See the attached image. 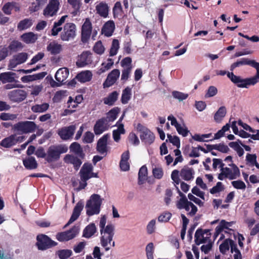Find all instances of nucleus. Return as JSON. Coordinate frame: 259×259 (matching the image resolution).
Listing matches in <instances>:
<instances>
[{
    "label": "nucleus",
    "mask_w": 259,
    "mask_h": 259,
    "mask_svg": "<svg viewBox=\"0 0 259 259\" xmlns=\"http://www.w3.org/2000/svg\"><path fill=\"white\" fill-rule=\"evenodd\" d=\"M32 25V20L29 19H25L21 21L17 25L19 30L22 31L28 29Z\"/></svg>",
    "instance_id": "nucleus-50"
},
{
    "label": "nucleus",
    "mask_w": 259,
    "mask_h": 259,
    "mask_svg": "<svg viewBox=\"0 0 259 259\" xmlns=\"http://www.w3.org/2000/svg\"><path fill=\"white\" fill-rule=\"evenodd\" d=\"M47 2L48 0H35V2L32 3L29 7L30 11L35 12L38 11Z\"/></svg>",
    "instance_id": "nucleus-45"
},
{
    "label": "nucleus",
    "mask_w": 259,
    "mask_h": 259,
    "mask_svg": "<svg viewBox=\"0 0 259 259\" xmlns=\"http://www.w3.org/2000/svg\"><path fill=\"white\" fill-rule=\"evenodd\" d=\"M97 13L101 17L106 18L108 15L109 7L104 3L101 2L96 6Z\"/></svg>",
    "instance_id": "nucleus-33"
},
{
    "label": "nucleus",
    "mask_w": 259,
    "mask_h": 259,
    "mask_svg": "<svg viewBox=\"0 0 259 259\" xmlns=\"http://www.w3.org/2000/svg\"><path fill=\"white\" fill-rule=\"evenodd\" d=\"M79 228L74 226L70 230L58 233L56 238L60 241H67L74 238L79 233Z\"/></svg>",
    "instance_id": "nucleus-13"
},
{
    "label": "nucleus",
    "mask_w": 259,
    "mask_h": 259,
    "mask_svg": "<svg viewBox=\"0 0 259 259\" xmlns=\"http://www.w3.org/2000/svg\"><path fill=\"white\" fill-rule=\"evenodd\" d=\"M37 127L36 124L33 121H20L14 124V131L22 134H26L34 132Z\"/></svg>",
    "instance_id": "nucleus-6"
},
{
    "label": "nucleus",
    "mask_w": 259,
    "mask_h": 259,
    "mask_svg": "<svg viewBox=\"0 0 259 259\" xmlns=\"http://www.w3.org/2000/svg\"><path fill=\"white\" fill-rule=\"evenodd\" d=\"M49 107V105L48 103L36 104L31 107V110L34 112H44L48 109Z\"/></svg>",
    "instance_id": "nucleus-51"
},
{
    "label": "nucleus",
    "mask_w": 259,
    "mask_h": 259,
    "mask_svg": "<svg viewBox=\"0 0 259 259\" xmlns=\"http://www.w3.org/2000/svg\"><path fill=\"white\" fill-rule=\"evenodd\" d=\"M207 149L209 150L212 149L217 150L222 153H227L229 151V148L227 145L224 144H219L215 145H208L207 146Z\"/></svg>",
    "instance_id": "nucleus-47"
},
{
    "label": "nucleus",
    "mask_w": 259,
    "mask_h": 259,
    "mask_svg": "<svg viewBox=\"0 0 259 259\" xmlns=\"http://www.w3.org/2000/svg\"><path fill=\"white\" fill-rule=\"evenodd\" d=\"M60 3L58 0H50L43 10V15L47 18L56 15L59 10Z\"/></svg>",
    "instance_id": "nucleus-12"
},
{
    "label": "nucleus",
    "mask_w": 259,
    "mask_h": 259,
    "mask_svg": "<svg viewBox=\"0 0 259 259\" xmlns=\"http://www.w3.org/2000/svg\"><path fill=\"white\" fill-rule=\"evenodd\" d=\"M76 35V26L72 23H67L64 26L60 38L63 41H69Z\"/></svg>",
    "instance_id": "nucleus-8"
},
{
    "label": "nucleus",
    "mask_w": 259,
    "mask_h": 259,
    "mask_svg": "<svg viewBox=\"0 0 259 259\" xmlns=\"http://www.w3.org/2000/svg\"><path fill=\"white\" fill-rule=\"evenodd\" d=\"M230 224V223L226 222L225 220H222L220 225L217 227L216 231L218 233H220L224 229H228L230 226H231Z\"/></svg>",
    "instance_id": "nucleus-61"
},
{
    "label": "nucleus",
    "mask_w": 259,
    "mask_h": 259,
    "mask_svg": "<svg viewBox=\"0 0 259 259\" xmlns=\"http://www.w3.org/2000/svg\"><path fill=\"white\" fill-rule=\"evenodd\" d=\"M76 130L75 125L63 127L58 131V134L63 140H68L72 138Z\"/></svg>",
    "instance_id": "nucleus-14"
},
{
    "label": "nucleus",
    "mask_w": 259,
    "mask_h": 259,
    "mask_svg": "<svg viewBox=\"0 0 259 259\" xmlns=\"http://www.w3.org/2000/svg\"><path fill=\"white\" fill-rule=\"evenodd\" d=\"M17 118V115L9 113H2L0 115V119L3 120H13Z\"/></svg>",
    "instance_id": "nucleus-57"
},
{
    "label": "nucleus",
    "mask_w": 259,
    "mask_h": 259,
    "mask_svg": "<svg viewBox=\"0 0 259 259\" xmlns=\"http://www.w3.org/2000/svg\"><path fill=\"white\" fill-rule=\"evenodd\" d=\"M97 228L95 224L91 223L84 229L82 236L90 238L95 234Z\"/></svg>",
    "instance_id": "nucleus-35"
},
{
    "label": "nucleus",
    "mask_w": 259,
    "mask_h": 259,
    "mask_svg": "<svg viewBox=\"0 0 259 259\" xmlns=\"http://www.w3.org/2000/svg\"><path fill=\"white\" fill-rule=\"evenodd\" d=\"M118 96L119 93L117 91H113L103 99L104 103L109 106H112L117 101Z\"/></svg>",
    "instance_id": "nucleus-36"
},
{
    "label": "nucleus",
    "mask_w": 259,
    "mask_h": 259,
    "mask_svg": "<svg viewBox=\"0 0 259 259\" xmlns=\"http://www.w3.org/2000/svg\"><path fill=\"white\" fill-rule=\"evenodd\" d=\"M137 130L140 133V137L142 142L146 144H151L155 139L154 134L147 127L140 123L138 124Z\"/></svg>",
    "instance_id": "nucleus-9"
},
{
    "label": "nucleus",
    "mask_w": 259,
    "mask_h": 259,
    "mask_svg": "<svg viewBox=\"0 0 259 259\" xmlns=\"http://www.w3.org/2000/svg\"><path fill=\"white\" fill-rule=\"evenodd\" d=\"M28 58V54L26 53H20L13 57V59L11 60L9 65V69H12L16 67L18 65L24 63Z\"/></svg>",
    "instance_id": "nucleus-22"
},
{
    "label": "nucleus",
    "mask_w": 259,
    "mask_h": 259,
    "mask_svg": "<svg viewBox=\"0 0 259 259\" xmlns=\"http://www.w3.org/2000/svg\"><path fill=\"white\" fill-rule=\"evenodd\" d=\"M209 240V236H204V233H203V230L198 229L195 234V243L199 245L201 243H206Z\"/></svg>",
    "instance_id": "nucleus-29"
},
{
    "label": "nucleus",
    "mask_w": 259,
    "mask_h": 259,
    "mask_svg": "<svg viewBox=\"0 0 259 259\" xmlns=\"http://www.w3.org/2000/svg\"><path fill=\"white\" fill-rule=\"evenodd\" d=\"M120 75V71L117 69H114L110 72L103 83L104 88H109L113 85L117 81Z\"/></svg>",
    "instance_id": "nucleus-21"
},
{
    "label": "nucleus",
    "mask_w": 259,
    "mask_h": 259,
    "mask_svg": "<svg viewBox=\"0 0 259 259\" xmlns=\"http://www.w3.org/2000/svg\"><path fill=\"white\" fill-rule=\"evenodd\" d=\"M70 150L75 154L77 155L81 158H83L84 154L83 153L82 149L80 145L77 142H73L70 146Z\"/></svg>",
    "instance_id": "nucleus-46"
},
{
    "label": "nucleus",
    "mask_w": 259,
    "mask_h": 259,
    "mask_svg": "<svg viewBox=\"0 0 259 259\" xmlns=\"http://www.w3.org/2000/svg\"><path fill=\"white\" fill-rule=\"evenodd\" d=\"M110 127V124L103 117L96 121L94 127V131L96 135H100L108 130Z\"/></svg>",
    "instance_id": "nucleus-20"
},
{
    "label": "nucleus",
    "mask_w": 259,
    "mask_h": 259,
    "mask_svg": "<svg viewBox=\"0 0 259 259\" xmlns=\"http://www.w3.org/2000/svg\"><path fill=\"white\" fill-rule=\"evenodd\" d=\"M83 206V203L82 201H80L77 203L73 209L72 214L65 227L72 224L78 218Z\"/></svg>",
    "instance_id": "nucleus-23"
},
{
    "label": "nucleus",
    "mask_w": 259,
    "mask_h": 259,
    "mask_svg": "<svg viewBox=\"0 0 259 259\" xmlns=\"http://www.w3.org/2000/svg\"><path fill=\"white\" fill-rule=\"evenodd\" d=\"M47 74L46 72H41L33 75L24 76L21 77V80L23 82H28L36 80L42 79Z\"/></svg>",
    "instance_id": "nucleus-30"
},
{
    "label": "nucleus",
    "mask_w": 259,
    "mask_h": 259,
    "mask_svg": "<svg viewBox=\"0 0 259 259\" xmlns=\"http://www.w3.org/2000/svg\"><path fill=\"white\" fill-rule=\"evenodd\" d=\"M64 161L66 163L71 164L76 170H78L82 161L78 157L70 154H67L64 158Z\"/></svg>",
    "instance_id": "nucleus-26"
},
{
    "label": "nucleus",
    "mask_w": 259,
    "mask_h": 259,
    "mask_svg": "<svg viewBox=\"0 0 259 259\" xmlns=\"http://www.w3.org/2000/svg\"><path fill=\"white\" fill-rule=\"evenodd\" d=\"M92 62V54L89 51L83 52L79 57L76 64L79 67H83L91 64Z\"/></svg>",
    "instance_id": "nucleus-24"
},
{
    "label": "nucleus",
    "mask_w": 259,
    "mask_h": 259,
    "mask_svg": "<svg viewBox=\"0 0 259 259\" xmlns=\"http://www.w3.org/2000/svg\"><path fill=\"white\" fill-rule=\"evenodd\" d=\"M106 223V217L103 215L101 218L99 227L101 234V244L105 248V251H108L110 246H115V242L113 241V237L114 234V226L112 224H108L105 228Z\"/></svg>",
    "instance_id": "nucleus-1"
},
{
    "label": "nucleus",
    "mask_w": 259,
    "mask_h": 259,
    "mask_svg": "<svg viewBox=\"0 0 259 259\" xmlns=\"http://www.w3.org/2000/svg\"><path fill=\"white\" fill-rule=\"evenodd\" d=\"M178 208L185 209L188 212V215L193 217L195 215L198 209L197 207L191 201H189L186 197L181 198L177 202Z\"/></svg>",
    "instance_id": "nucleus-5"
},
{
    "label": "nucleus",
    "mask_w": 259,
    "mask_h": 259,
    "mask_svg": "<svg viewBox=\"0 0 259 259\" xmlns=\"http://www.w3.org/2000/svg\"><path fill=\"white\" fill-rule=\"evenodd\" d=\"M125 133L124 126L122 123L119 124L118 128L113 131V138L114 140L117 142L120 139V134H123Z\"/></svg>",
    "instance_id": "nucleus-48"
},
{
    "label": "nucleus",
    "mask_w": 259,
    "mask_h": 259,
    "mask_svg": "<svg viewBox=\"0 0 259 259\" xmlns=\"http://www.w3.org/2000/svg\"><path fill=\"white\" fill-rule=\"evenodd\" d=\"M173 97L179 101H182L186 99L188 97V94H185L179 91H173L172 92Z\"/></svg>",
    "instance_id": "nucleus-53"
},
{
    "label": "nucleus",
    "mask_w": 259,
    "mask_h": 259,
    "mask_svg": "<svg viewBox=\"0 0 259 259\" xmlns=\"http://www.w3.org/2000/svg\"><path fill=\"white\" fill-rule=\"evenodd\" d=\"M226 113L227 110L225 106L220 107L214 115V120L217 122H220L226 116Z\"/></svg>",
    "instance_id": "nucleus-44"
},
{
    "label": "nucleus",
    "mask_w": 259,
    "mask_h": 259,
    "mask_svg": "<svg viewBox=\"0 0 259 259\" xmlns=\"http://www.w3.org/2000/svg\"><path fill=\"white\" fill-rule=\"evenodd\" d=\"M253 60H249L247 58H242L240 60L233 63L230 67L231 71H233L236 67H239L240 66L249 65H250Z\"/></svg>",
    "instance_id": "nucleus-49"
},
{
    "label": "nucleus",
    "mask_w": 259,
    "mask_h": 259,
    "mask_svg": "<svg viewBox=\"0 0 259 259\" xmlns=\"http://www.w3.org/2000/svg\"><path fill=\"white\" fill-rule=\"evenodd\" d=\"M94 51L98 54H102L104 52V48L102 45V43L101 41H97L94 47Z\"/></svg>",
    "instance_id": "nucleus-59"
},
{
    "label": "nucleus",
    "mask_w": 259,
    "mask_h": 259,
    "mask_svg": "<svg viewBox=\"0 0 259 259\" xmlns=\"http://www.w3.org/2000/svg\"><path fill=\"white\" fill-rule=\"evenodd\" d=\"M93 74L91 71L85 70L77 74L76 78L80 82L84 83L91 80Z\"/></svg>",
    "instance_id": "nucleus-34"
},
{
    "label": "nucleus",
    "mask_w": 259,
    "mask_h": 259,
    "mask_svg": "<svg viewBox=\"0 0 259 259\" xmlns=\"http://www.w3.org/2000/svg\"><path fill=\"white\" fill-rule=\"evenodd\" d=\"M26 95L25 91L19 89L12 91L8 94L10 100L14 102H20L24 100Z\"/></svg>",
    "instance_id": "nucleus-16"
},
{
    "label": "nucleus",
    "mask_w": 259,
    "mask_h": 259,
    "mask_svg": "<svg viewBox=\"0 0 259 259\" xmlns=\"http://www.w3.org/2000/svg\"><path fill=\"white\" fill-rule=\"evenodd\" d=\"M119 111V109L118 108H114L107 113L106 117L103 118L106 119L107 121L110 124L111 122H113L116 119Z\"/></svg>",
    "instance_id": "nucleus-42"
},
{
    "label": "nucleus",
    "mask_w": 259,
    "mask_h": 259,
    "mask_svg": "<svg viewBox=\"0 0 259 259\" xmlns=\"http://www.w3.org/2000/svg\"><path fill=\"white\" fill-rule=\"evenodd\" d=\"M92 31V24L89 18H86L81 28V39L87 41L90 37Z\"/></svg>",
    "instance_id": "nucleus-17"
},
{
    "label": "nucleus",
    "mask_w": 259,
    "mask_h": 259,
    "mask_svg": "<svg viewBox=\"0 0 259 259\" xmlns=\"http://www.w3.org/2000/svg\"><path fill=\"white\" fill-rule=\"evenodd\" d=\"M15 75V73L11 72L2 73L0 74V80L3 83L13 82L15 81L14 78Z\"/></svg>",
    "instance_id": "nucleus-38"
},
{
    "label": "nucleus",
    "mask_w": 259,
    "mask_h": 259,
    "mask_svg": "<svg viewBox=\"0 0 259 259\" xmlns=\"http://www.w3.org/2000/svg\"><path fill=\"white\" fill-rule=\"evenodd\" d=\"M152 173L155 178L160 179L163 175L162 168L160 167H155L153 168Z\"/></svg>",
    "instance_id": "nucleus-56"
},
{
    "label": "nucleus",
    "mask_w": 259,
    "mask_h": 259,
    "mask_svg": "<svg viewBox=\"0 0 259 259\" xmlns=\"http://www.w3.org/2000/svg\"><path fill=\"white\" fill-rule=\"evenodd\" d=\"M114 64L113 60L112 59L109 58L107 61L103 62L97 71V73L100 75L106 71L109 70Z\"/></svg>",
    "instance_id": "nucleus-37"
},
{
    "label": "nucleus",
    "mask_w": 259,
    "mask_h": 259,
    "mask_svg": "<svg viewBox=\"0 0 259 259\" xmlns=\"http://www.w3.org/2000/svg\"><path fill=\"white\" fill-rule=\"evenodd\" d=\"M194 170L187 166H185L180 171L181 177L185 181H188L194 179Z\"/></svg>",
    "instance_id": "nucleus-28"
},
{
    "label": "nucleus",
    "mask_w": 259,
    "mask_h": 259,
    "mask_svg": "<svg viewBox=\"0 0 259 259\" xmlns=\"http://www.w3.org/2000/svg\"><path fill=\"white\" fill-rule=\"evenodd\" d=\"M132 96V89L129 87L125 88L122 93L121 101L123 104H127L131 98Z\"/></svg>",
    "instance_id": "nucleus-43"
},
{
    "label": "nucleus",
    "mask_w": 259,
    "mask_h": 259,
    "mask_svg": "<svg viewBox=\"0 0 259 259\" xmlns=\"http://www.w3.org/2000/svg\"><path fill=\"white\" fill-rule=\"evenodd\" d=\"M131 58L127 57L124 58L120 62L121 67L123 68L121 76V80L124 82L128 80L133 69Z\"/></svg>",
    "instance_id": "nucleus-10"
},
{
    "label": "nucleus",
    "mask_w": 259,
    "mask_h": 259,
    "mask_svg": "<svg viewBox=\"0 0 259 259\" xmlns=\"http://www.w3.org/2000/svg\"><path fill=\"white\" fill-rule=\"evenodd\" d=\"M230 167H224L223 172L225 174V177L230 180L236 179L240 176V170L238 167L234 164H229Z\"/></svg>",
    "instance_id": "nucleus-19"
},
{
    "label": "nucleus",
    "mask_w": 259,
    "mask_h": 259,
    "mask_svg": "<svg viewBox=\"0 0 259 259\" xmlns=\"http://www.w3.org/2000/svg\"><path fill=\"white\" fill-rule=\"evenodd\" d=\"M119 48V41L117 39H113L112 46L110 50V56H114L116 55Z\"/></svg>",
    "instance_id": "nucleus-52"
},
{
    "label": "nucleus",
    "mask_w": 259,
    "mask_h": 259,
    "mask_svg": "<svg viewBox=\"0 0 259 259\" xmlns=\"http://www.w3.org/2000/svg\"><path fill=\"white\" fill-rule=\"evenodd\" d=\"M227 76L239 88H247L249 85H254L256 81L254 79H250V78L243 79L240 76L234 75L233 72H228Z\"/></svg>",
    "instance_id": "nucleus-7"
},
{
    "label": "nucleus",
    "mask_w": 259,
    "mask_h": 259,
    "mask_svg": "<svg viewBox=\"0 0 259 259\" xmlns=\"http://www.w3.org/2000/svg\"><path fill=\"white\" fill-rule=\"evenodd\" d=\"M176 129L178 133L180 135H182L183 137L187 136L189 132L184 124H180Z\"/></svg>",
    "instance_id": "nucleus-64"
},
{
    "label": "nucleus",
    "mask_w": 259,
    "mask_h": 259,
    "mask_svg": "<svg viewBox=\"0 0 259 259\" xmlns=\"http://www.w3.org/2000/svg\"><path fill=\"white\" fill-rule=\"evenodd\" d=\"M68 151V147L64 144L54 145L50 146L47 150L46 160L52 162L58 160L61 154Z\"/></svg>",
    "instance_id": "nucleus-3"
},
{
    "label": "nucleus",
    "mask_w": 259,
    "mask_h": 259,
    "mask_svg": "<svg viewBox=\"0 0 259 259\" xmlns=\"http://www.w3.org/2000/svg\"><path fill=\"white\" fill-rule=\"evenodd\" d=\"M171 217V214L169 212H165L160 214L158 220L160 222H166L168 221Z\"/></svg>",
    "instance_id": "nucleus-63"
},
{
    "label": "nucleus",
    "mask_w": 259,
    "mask_h": 259,
    "mask_svg": "<svg viewBox=\"0 0 259 259\" xmlns=\"http://www.w3.org/2000/svg\"><path fill=\"white\" fill-rule=\"evenodd\" d=\"M231 248V252L233 254V259H242V255L237 248V244L231 239H227L220 245L219 249L223 254Z\"/></svg>",
    "instance_id": "nucleus-4"
},
{
    "label": "nucleus",
    "mask_w": 259,
    "mask_h": 259,
    "mask_svg": "<svg viewBox=\"0 0 259 259\" xmlns=\"http://www.w3.org/2000/svg\"><path fill=\"white\" fill-rule=\"evenodd\" d=\"M224 189L222 183L219 182L217 185L210 190V193L214 194L222 191Z\"/></svg>",
    "instance_id": "nucleus-58"
},
{
    "label": "nucleus",
    "mask_w": 259,
    "mask_h": 259,
    "mask_svg": "<svg viewBox=\"0 0 259 259\" xmlns=\"http://www.w3.org/2000/svg\"><path fill=\"white\" fill-rule=\"evenodd\" d=\"M57 254L61 259H66L71 256L72 251L69 249H63L58 251Z\"/></svg>",
    "instance_id": "nucleus-54"
},
{
    "label": "nucleus",
    "mask_w": 259,
    "mask_h": 259,
    "mask_svg": "<svg viewBox=\"0 0 259 259\" xmlns=\"http://www.w3.org/2000/svg\"><path fill=\"white\" fill-rule=\"evenodd\" d=\"M36 245L38 249L46 250L57 245V243L52 240L48 236L40 234L37 236Z\"/></svg>",
    "instance_id": "nucleus-11"
},
{
    "label": "nucleus",
    "mask_w": 259,
    "mask_h": 259,
    "mask_svg": "<svg viewBox=\"0 0 259 259\" xmlns=\"http://www.w3.org/2000/svg\"><path fill=\"white\" fill-rule=\"evenodd\" d=\"M218 93V89L214 86H210L205 95V98H210L214 96Z\"/></svg>",
    "instance_id": "nucleus-60"
},
{
    "label": "nucleus",
    "mask_w": 259,
    "mask_h": 259,
    "mask_svg": "<svg viewBox=\"0 0 259 259\" xmlns=\"http://www.w3.org/2000/svg\"><path fill=\"white\" fill-rule=\"evenodd\" d=\"M24 139V136L17 137L16 135H12L4 139L1 142L0 145L5 148H10L18 142H22Z\"/></svg>",
    "instance_id": "nucleus-15"
},
{
    "label": "nucleus",
    "mask_w": 259,
    "mask_h": 259,
    "mask_svg": "<svg viewBox=\"0 0 259 259\" xmlns=\"http://www.w3.org/2000/svg\"><path fill=\"white\" fill-rule=\"evenodd\" d=\"M68 75V69L66 68H61L56 72L55 78L59 83H62L67 79Z\"/></svg>",
    "instance_id": "nucleus-31"
},
{
    "label": "nucleus",
    "mask_w": 259,
    "mask_h": 259,
    "mask_svg": "<svg viewBox=\"0 0 259 259\" xmlns=\"http://www.w3.org/2000/svg\"><path fill=\"white\" fill-rule=\"evenodd\" d=\"M21 38L26 44H32L37 40V36L34 33L30 32L22 34Z\"/></svg>",
    "instance_id": "nucleus-39"
},
{
    "label": "nucleus",
    "mask_w": 259,
    "mask_h": 259,
    "mask_svg": "<svg viewBox=\"0 0 259 259\" xmlns=\"http://www.w3.org/2000/svg\"><path fill=\"white\" fill-rule=\"evenodd\" d=\"M14 5L15 3H7L4 6L2 10L6 14L10 15L11 13V11L13 9Z\"/></svg>",
    "instance_id": "nucleus-62"
},
{
    "label": "nucleus",
    "mask_w": 259,
    "mask_h": 259,
    "mask_svg": "<svg viewBox=\"0 0 259 259\" xmlns=\"http://www.w3.org/2000/svg\"><path fill=\"white\" fill-rule=\"evenodd\" d=\"M147 168L145 165L142 166L138 174V183L139 185L144 184L147 179Z\"/></svg>",
    "instance_id": "nucleus-40"
},
{
    "label": "nucleus",
    "mask_w": 259,
    "mask_h": 259,
    "mask_svg": "<svg viewBox=\"0 0 259 259\" xmlns=\"http://www.w3.org/2000/svg\"><path fill=\"white\" fill-rule=\"evenodd\" d=\"M115 29V24L113 21H108L103 26L102 33L106 36L112 35Z\"/></svg>",
    "instance_id": "nucleus-32"
},
{
    "label": "nucleus",
    "mask_w": 259,
    "mask_h": 259,
    "mask_svg": "<svg viewBox=\"0 0 259 259\" xmlns=\"http://www.w3.org/2000/svg\"><path fill=\"white\" fill-rule=\"evenodd\" d=\"M47 50L52 55H55L60 54L62 51L63 47L57 41L53 40L48 45Z\"/></svg>",
    "instance_id": "nucleus-27"
},
{
    "label": "nucleus",
    "mask_w": 259,
    "mask_h": 259,
    "mask_svg": "<svg viewBox=\"0 0 259 259\" xmlns=\"http://www.w3.org/2000/svg\"><path fill=\"white\" fill-rule=\"evenodd\" d=\"M24 166L29 169H35L37 167V163L34 157H29L28 158L23 160Z\"/></svg>",
    "instance_id": "nucleus-41"
},
{
    "label": "nucleus",
    "mask_w": 259,
    "mask_h": 259,
    "mask_svg": "<svg viewBox=\"0 0 259 259\" xmlns=\"http://www.w3.org/2000/svg\"><path fill=\"white\" fill-rule=\"evenodd\" d=\"M9 47L12 51H17L22 49L23 48V46L21 42L18 41H13L9 45Z\"/></svg>",
    "instance_id": "nucleus-55"
},
{
    "label": "nucleus",
    "mask_w": 259,
    "mask_h": 259,
    "mask_svg": "<svg viewBox=\"0 0 259 259\" xmlns=\"http://www.w3.org/2000/svg\"><path fill=\"white\" fill-rule=\"evenodd\" d=\"M93 166L91 163H85L83 164L79 171L81 181H87L91 178V175L93 171Z\"/></svg>",
    "instance_id": "nucleus-18"
},
{
    "label": "nucleus",
    "mask_w": 259,
    "mask_h": 259,
    "mask_svg": "<svg viewBox=\"0 0 259 259\" xmlns=\"http://www.w3.org/2000/svg\"><path fill=\"white\" fill-rule=\"evenodd\" d=\"M110 138V135H104L97 143V150L100 154H104L107 151V141Z\"/></svg>",
    "instance_id": "nucleus-25"
},
{
    "label": "nucleus",
    "mask_w": 259,
    "mask_h": 259,
    "mask_svg": "<svg viewBox=\"0 0 259 259\" xmlns=\"http://www.w3.org/2000/svg\"><path fill=\"white\" fill-rule=\"evenodd\" d=\"M103 199L97 194L92 195L90 199L87 201L85 208L86 213L88 216L98 214L101 210Z\"/></svg>",
    "instance_id": "nucleus-2"
}]
</instances>
